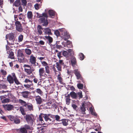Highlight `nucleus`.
<instances>
[{"instance_id":"20","label":"nucleus","mask_w":133,"mask_h":133,"mask_svg":"<svg viewBox=\"0 0 133 133\" xmlns=\"http://www.w3.org/2000/svg\"><path fill=\"white\" fill-rule=\"evenodd\" d=\"M7 53L9 54L8 57L9 58L11 59H14V53L12 51V50L8 51Z\"/></svg>"},{"instance_id":"7","label":"nucleus","mask_w":133,"mask_h":133,"mask_svg":"<svg viewBox=\"0 0 133 133\" xmlns=\"http://www.w3.org/2000/svg\"><path fill=\"white\" fill-rule=\"evenodd\" d=\"M15 25L16 28L17 30L19 32H21L23 30V29L20 22L18 21H17L15 22Z\"/></svg>"},{"instance_id":"38","label":"nucleus","mask_w":133,"mask_h":133,"mask_svg":"<svg viewBox=\"0 0 133 133\" xmlns=\"http://www.w3.org/2000/svg\"><path fill=\"white\" fill-rule=\"evenodd\" d=\"M79 58L80 60H82L84 58V56L83 53H80L79 55Z\"/></svg>"},{"instance_id":"63","label":"nucleus","mask_w":133,"mask_h":133,"mask_svg":"<svg viewBox=\"0 0 133 133\" xmlns=\"http://www.w3.org/2000/svg\"><path fill=\"white\" fill-rule=\"evenodd\" d=\"M18 16L17 15H14V18H15V21H18V18H17Z\"/></svg>"},{"instance_id":"6","label":"nucleus","mask_w":133,"mask_h":133,"mask_svg":"<svg viewBox=\"0 0 133 133\" xmlns=\"http://www.w3.org/2000/svg\"><path fill=\"white\" fill-rule=\"evenodd\" d=\"M56 67L57 69V70L59 71H62V66H64V68H65L64 63L63 61L62 60H60L59 62H57L56 63Z\"/></svg>"},{"instance_id":"8","label":"nucleus","mask_w":133,"mask_h":133,"mask_svg":"<svg viewBox=\"0 0 133 133\" xmlns=\"http://www.w3.org/2000/svg\"><path fill=\"white\" fill-rule=\"evenodd\" d=\"M38 72L40 78L43 77H48V75L45 73L44 68H40Z\"/></svg>"},{"instance_id":"51","label":"nucleus","mask_w":133,"mask_h":133,"mask_svg":"<svg viewBox=\"0 0 133 133\" xmlns=\"http://www.w3.org/2000/svg\"><path fill=\"white\" fill-rule=\"evenodd\" d=\"M55 34L57 36H59L60 35V33L59 31L56 30L54 32Z\"/></svg>"},{"instance_id":"19","label":"nucleus","mask_w":133,"mask_h":133,"mask_svg":"<svg viewBox=\"0 0 133 133\" xmlns=\"http://www.w3.org/2000/svg\"><path fill=\"white\" fill-rule=\"evenodd\" d=\"M44 34H48L49 35H52V34L51 32V30L49 28H46L44 29Z\"/></svg>"},{"instance_id":"61","label":"nucleus","mask_w":133,"mask_h":133,"mask_svg":"<svg viewBox=\"0 0 133 133\" xmlns=\"http://www.w3.org/2000/svg\"><path fill=\"white\" fill-rule=\"evenodd\" d=\"M39 43L41 45H43L44 44V42L43 41H40L39 42Z\"/></svg>"},{"instance_id":"57","label":"nucleus","mask_w":133,"mask_h":133,"mask_svg":"<svg viewBox=\"0 0 133 133\" xmlns=\"http://www.w3.org/2000/svg\"><path fill=\"white\" fill-rule=\"evenodd\" d=\"M61 52H59L57 54V56L59 59H60L62 57V56H61Z\"/></svg>"},{"instance_id":"60","label":"nucleus","mask_w":133,"mask_h":133,"mask_svg":"<svg viewBox=\"0 0 133 133\" xmlns=\"http://www.w3.org/2000/svg\"><path fill=\"white\" fill-rule=\"evenodd\" d=\"M6 47L7 52L8 51H10V50H11V49H10V48L8 45H6Z\"/></svg>"},{"instance_id":"33","label":"nucleus","mask_w":133,"mask_h":133,"mask_svg":"<svg viewBox=\"0 0 133 133\" xmlns=\"http://www.w3.org/2000/svg\"><path fill=\"white\" fill-rule=\"evenodd\" d=\"M61 123L64 126H66L68 124V120L66 119H61Z\"/></svg>"},{"instance_id":"45","label":"nucleus","mask_w":133,"mask_h":133,"mask_svg":"<svg viewBox=\"0 0 133 133\" xmlns=\"http://www.w3.org/2000/svg\"><path fill=\"white\" fill-rule=\"evenodd\" d=\"M72 107L75 110H77L78 107L76 104H72Z\"/></svg>"},{"instance_id":"10","label":"nucleus","mask_w":133,"mask_h":133,"mask_svg":"<svg viewBox=\"0 0 133 133\" xmlns=\"http://www.w3.org/2000/svg\"><path fill=\"white\" fill-rule=\"evenodd\" d=\"M36 58L34 56L33 54H32L30 56L29 62L31 64L33 65H35L36 63Z\"/></svg>"},{"instance_id":"59","label":"nucleus","mask_w":133,"mask_h":133,"mask_svg":"<svg viewBox=\"0 0 133 133\" xmlns=\"http://www.w3.org/2000/svg\"><path fill=\"white\" fill-rule=\"evenodd\" d=\"M23 11V9L22 7L21 6H19L18 8V12H22Z\"/></svg>"},{"instance_id":"62","label":"nucleus","mask_w":133,"mask_h":133,"mask_svg":"<svg viewBox=\"0 0 133 133\" xmlns=\"http://www.w3.org/2000/svg\"><path fill=\"white\" fill-rule=\"evenodd\" d=\"M70 89L72 91H75V88L73 86H72L70 87Z\"/></svg>"},{"instance_id":"46","label":"nucleus","mask_w":133,"mask_h":133,"mask_svg":"<svg viewBox=\"0 0 133 133\" xmlns=\"http://www.w3.org/2000/svg\"><path fill=\"white\" fill-rule=\"evenodd\" d=\"M24 82L26 83H29V84H32V81H31L29 79H25Z\"/></svg>"},{"instance_id":"11","label":"nucleus","mask_w":133,"mask_h":133,"mask_svg":"<svg viewBox=\"0 0 133 133\" xmlns=\"http://www.w3.org/2000/svg\"><path fill=\"white\" fill-rule=\"evenodd\" d=\"M15 33L13 32H11L8 35H7L6 37H8L9 40L12 41V42H14L15 40Z\"/></svg>"},{"instance_id":"5","label":"nucleus","mask_w":133,"mask_h":133,"mask_svg":"<svg viewBox=\"0 0 133 133\" xmlns=\"http://www.w3.org/2000/svg\"><path fill=\"white\" fill-rule=\"evenodd\" d=\"M9 118L11 121H13L14 123L16 124H19L21 120L19 117L14 116L12 115H9L8 116Z\"/></svg>"},{"instance_id":"3","label":"nucleus","mask_w":133,"mask_h":133,"mask_svg":"<svg viewBox=\"0 0 133 133\" xmlns=\"http://www.w3.org/2000/svg\"><path fill=\"white\" fill-rule=\"evenodd\" d=\"M24 127H22L17 129V131L19 133H28L27 130H31L33 129L29 125L25 124Z\"/></svg>"},{"instance_id":"4","label":"nucleus","mask_w":133,"mask_h":133,"mask_svg":"<svg viewBox=\"0 0 133 133\" xmlns=\"http://www.w3.org/2000/svg\"><path fill=\"white\" fill-rule=\"evenodd\" d=\"M17 57L18 61L20 63L23 62L24 61V56L23 51L19 49L17 51Z\"/></svg>"},{"instance_id":"64","label":"nucleus","mask_w":133,"mask_h":133,"mask_svg":"<svg viewBox=\"0 0 133 133\" xmlns=\"http://www.w3.org/2000/svg\"><path fill=\"white\" fill-rule=\"evenodd\" d=\"M91 114L93 115H94L95 116H96L97 115V114L95 112H94V111L91 112Z\"/></svg>"},{"instance_id":"15","label":"nucleus","mask_w":133,"mask_h":133,"mask_svg":"<svg viewBox=\"0 0 133 133\" xmlns=\"http://www.w3.org/2000/svg\"><path fill=\"white\" fill-rule=\"evenodd\" d=\"M7 81L9 82L10 84H13L14 83V77L10 75H8L7 77Z\"/></svg>"},{"instance_id":"29","label":"nucleus","mask_w":133,"mask_h":133,"mask_svg":"<svg viewBox=\"0 0 133 133\" xmlns=\"http://www.w3.org/2000/svg\"><path fill=\"white\" fill-rule=\"evenodd\" d=\"M65 97H66V104L69 105L70 103V101L71 100L70 98V94H68L67 96H65Z\"/></svg>"},{"instance_id":"26","label":"nucleus","mask_w":133,"mask_h":133,"mask_svg":"<svg viewBox=\"0 0 133 133\" xmlns=\"http://www.w3.org/2000/svg\"><path fill=\"white\" fill-rule=\"evenodd\" d=\"M44 114H41L39 116V121L41 122V123L42 124H45V123L44 122V121L43 119V115Z\"/></svg>"},{"instance_id":"14","label":"nucleus","mask_w":133,"mask_h":133,"mask_svg":"<svg viewBox=\"0 0 133 133\" xmlns=\"http://www.w3.org/2000/svg\"><path fill=\"white\" fill-rule=\"evenodd\" d=\"M26 105H27L25 106L26 108L25 109L26 111H31L33 110V107L32 104H28L27 103Z\"/></svg>"},{"instance_id":"41","label":"nucleus","mask_w":133,"mask_h":133,"mask_svg":"<svg viewBox=\"0 0 133 133\" xmlns=\"http://www.w3.org/2000/svg\"><path fill=\"white\" fill-rule=\"evenodd\" d=\"M45 71L48 74H50V71L49 70V66L45 67Z\"/></svg>"},{"instance_id":"58","label":"nucleus","mask_w":133,"mask_h":133,"mask_svg":"<svg viewBox=\"0 0 133 133\" xmlns=\"http://www.w3.org/2000/svg\"><path fill=\"white\" fill-rule=\"evenodd\" d=\"M68 54L69 55H71L72 54L71 52L72 50L71 49H69L68 50Z\"/></svg>"},{"instance_id":"12","label":"nucleus","mask_w":133,"mask_h":133,"mask_svg":"<svg viewBox=\"0 0 133 133\" xmlns=\"http://www.w3.org/2000/svg\"><path fill=\"white\" fill-rule=\"evenodd\" d=\"M32 117V115H26L25 116V120L28 123L33 122V119Z\"/></svg>"},{"instance_id":"17","label":"nucleus","mask_w":133,"mask_h":133,"mask_svg":"<svg viewBox=\"0 0 133 133\" xmlns=\"http://www.w3.org/2000/svg\"><path fill=\"white\" fill-rule=\"evenodd\" d=\"M29 92L26 91H24L20 93L21 95L24 98H28L29 94Z\"/></svg>"},{"instance_id":"24","label":"nucleus","mask_w":133,"mask_h":133,"mask_svg":"<svg viewBox=\"0 0 133 133\" xmlns=\"http://www.w3.org/2000/svg\"><path fill=\"white\" fill-rule=\"evenodd\" d=\"M61 72H59V74L57 76V79L58 80L59 82L61 84H63V78L61 77Z\"/></svg>"},{"instance_id":"28","label":"nucleus","mask_w":133,"mask_h":133,"mask_svg":"<svg viewBox=\"0 0 133 133\" xmlns=\"http://www.w3.org/2000/svg\"><path fill=\"white\" fill-rule=\"evenodd\" d=\"M12 76L14 77V81L15 82V83L17 85L19 84L20 83L16 77L15 74L13 73L12 74Z\"/></svg>"},{"instance_id":"18","label":"nucleus","mask_w":133,"mask_h":133,"mask_svg":"<svg viewBox=\"0 0 133 133\" xmlns=\"http://www.w3.org/2000/svg\"><path fill=\"white\" fill-rule=\"evenodd\" d=\"M37 104H40L42 102V99L41 97L39 96H36L35 98Z\"/></svg>"},{"instance_id":"56","label":"nucleus","mask_w":133,"mask_h":133,"mask_svg":"<svg viewBox=\"0 0 133 133\" xmlns=\"http://www.w3.org/2000/svg\"><path fill=\"white\" fill-rule=\"evenodd\" d=\"M21 16H22V17L23 16V15L22 13H21V14H20L18 15V17L19 18V19L20 20L22 19V18L21 17Z\"/></svg>"},{"instance_id":"25","label":"nucleus","mask_w":133,"mask_h":133,"mask_svg":"<svg viewBox=\"0 0 133 133\" xmlns=\"http://www.w3.org/2000/svg\"><path fill=\"white\" fill-rule=\"evenodd\" d=\"M37 29L38 34L39 35H41L42 33V30H43V28H42L41 26L40 25H38Z\"/></svg>"},{"instance_id":"27","label":"nucleus","mask_w":133,"mask_h":133,"mask_svg":"<svg viewBox=\"0 0 133 133\" xmlns=\"http://www.w3.org/2000/svg\"><path fill=\"white\" fill-rule=\"evenodd\" d=\"M69 94L72 98L76 99L77 98V94L74 92H71Z\"/></svg>"},{"instance_id":"53","label":"nucleus","mask_w":133,"mask_h":133,"mask_svg":"<svg viewBox=\"0 0 133 133\" xmlns=\"http://www.w3.org/2000/svg\"><path fill=\"white\" fill-rule=\"evenodd\" d=\"M6 85L4 84H0V89L1 88L3 89H6Z\"/></svg>"},{"instance_id":"52","label":"nucleus","mask_w":133,"mask_h":133,"mask_svg":"<svg viewBox=\"0 0 133 133\" xmlns=\"http://www.w3.org/2000/svg\"><path fill=\"white\" fill-rule=\"evenodd\" d=\"M42 64L43 65V66H48V63L45 61H43L41 62Z\"/></svg>"},{"instance_id":"42","label":"nucleus","mask_w":133,"mask_h":133,"mask_svg":"<svg viewBox=\"0 0 133 133\" xmlns=\"http://www.w3.org/2000/svg\"><path fill=\"white\" fill-rule=\"evenodd\" d=\"M23 36L22 35H19L18 37V41L19 42H21L23 40Z\"/></svg>"},{"instance_id":"55","label":"nucleus","mask_w":133,"mask_h":133,"mask_svg":"<svg viewBox=\"0 0 133 133\" xmlns=\"http://www.w3.org/2000/svg\"><path fill=\"white\" fill-rule=\"evenodd\" d=\"M70 37V35H69L67 34V37H64L63 38L64 39L65 41H66L67 39H69Z\"/></svg>"},{"instance_id":"37","label":"nucleus","mask_w":133,"mask_h":133,"mask_svg":"<svg viewBox=\"0 0 133 133\" xmlns=\"http://www.w3.org/2000/svg\"><path fill=\"white\" fill-rule=\"evenodd\" d=\"M71 64L72 66L75 65L76 61V59L75 57H73L71 61Z\"/></svg>"},{"instance_id":"21","label":"nucleus","mask_w":133,"mask_h":133,"mask_svg":"<svg viewBox=\"0 0 133 133\" xmlns=\"http://www.w3.org/2000/svg\"><path fill=\"white\" fill-rule=\"evenodd\" d=\"M33 14L32 12L31 11H28L27 13V17L30 21H31L33 18Z\"/></svg>"},{"instance_id":"48","label":"nucleus","mask_w":133,"mask_h":133,"mask_svg":"<svg viewBox=\"0 0 133 133\" xmlns=\"http://www.w3.org/2000/svg\"><path fill=\"white\" fill-rule=\"evenodd\" d=\"M63 54L65 56L68 57L69 56L68 53L66 51H64L63 52Z\"/></svg>"},{"instance_id":"32","label":"nucleus","mask_w":133,"mask_h":133,"mask_svg":"<svg viewBox=\"0 0 133 133\" xmlns=\"http://www.w3.org/2000/svg\"><path fill=\"white\" fill-rule=\"evenodd\" d=\"M45 37L46 39L48 40L49 43H51L52 42L53 38L51 36H45Z\"/></svg>"},{"instance_id":"35","label":"nucleus","mask_w":133,"mask_h":133,"mask_svg":"<svg viewBox=\"0 0 133 133\" xmlns=\"http://www.w3.org/2000/svg\"><path fill=\"white\" fill-rule=\"evenodd\" d=\"M20 110L21 111V114L23 115H26L25 112L24 108L22 107H20L19 108Z\"/></svg>"},{"instance_id":"50","label":"nucleus","mask_w":133,"mask_h":133,"mask_svg":"<svg viewBox=\"0 0 133 133\" xmlns=\"http://www.w3.org/2000/svg\"><path fill=\"white\" fill-rule=\"evenodd\" d=\"M77 96L78 95V97H79V98H82L83 95H82V92H78L77 94ZM78 97L77 96V97Z\"/></svg>"},{"instance_id":"43","label":"nucleus","mask_w":133,"mask_h":133,"mask_svg":"<svg viewBox=\"0 0 133 133\" xmlns=\"http://www.w3.org/2000/svg\"><path fill=\"white\" fill-rule=\"evenodd\" d=\"M77 87L79 89H82L83 88V85L82 84L79 83L77 84Z\"/></svg>"},{"instance_id":"47","label":"nucleus","mask_w":133,"mask_h":133,"mask_svg":"<svg viewBox=\"0 0 133 133\" xmlns=\"http://www.w3.org/2000/svg\"><path fill=\"white\" fill-rule=\"evenodd\" d=\"M21 1L23 5L24 6H26L27 2L26 0H21Z\"/></svg>"},{"instance_id":"22","label":"nucleus","mask_w":133,"mask_h":133,"mask_svg":"<svg viewBox=\"0 0 133 133\" xmlns=\"http://www.w3.org/2000/svg\"><path fill=\"white\" fill-rule=\"evenodd\" d=\"M24 70L27 73V74L29 75L32 74V72L34 71V69H31V68H30L29 69L25 68Z\"/></svg>"},{"instance_id":"30","label":"nucleus","mask_w":133,"mask_h":133,"mask_svg":"<svg viewBox=\"0 0 133 133\" xmlns=\"http://www.w3.org/2000/svg\"><path fill=\"white\" fill-rule=\"evenodd\" d=\"M18 102L19 103H20L21 105H22L23 107H25V106L27 105V103L26 102L24 101L23 100L19 99L18 100Z\"/></svg>"},{"instance_id":"13","label":"nucleus","mask_w":133,"mask_h":133,"mask_svg":"<svg viewBox=\"0 0 133 133\" xmlns=\"http://www.w3.org/2000/svg\"><path fill=\"white\" fill-rule=\"evenodd\" d=\"M6 95L2 96H0V98L1 100L2 103H8L9 102V99L6 98Z\"/></svg>"},{"instance_id":"9","label":"nucleus","mask_w":133,"mask_h":133,"mask_svg":"<svg viewBox=\"0 0 133 133\" xmlns=\"http://www.w3.org/2000/svg\"><path fill=\"white\" fill-rule=\"evenodd\" d=\"M74 72L76 76L77 79H79L83 82V78L80 74V72L77 69L75 70H74Z\"/></svg>"},{"instance_id":"49","label":"nucleus","mask_w":133,"mask_h":133,"mask_svg":"<svg viewBox=\"0 0 133 133\" xmlns=\"http://www.w3.org/2000/svg\"><path fill=\"white\" fill-rule=\"evenodd\" d=\"M34 7L36 9L38 10L40 8L39 5L38 4H36L34 5Z\"/></svg>"},{"instance_id":"1","label":"nucleus","mask_w":133,"mask_h":133,"mask_svg":"<svg viewBox=\"0 0 133 133\" xmlns=\"http://www.w3.org/2000/svg\"><path fill=\"white\" fill-rule=\"evenodd\" d=\"M48 16L46 13H43L42 15L39 16V18L42 17L39 19V20L41 23H43V26H46L48 24V22L47 18Z\"/></svg>"},{"instance_id":"40","label":"nucleus","mask_w":133,"mask_h":133,"mask_svg":"<svg viewBox=\"0 0 133 133\" xmlns=\"http://www.w3.org/2000/svg\"><path fill=\"white\" fill-rule=\"evenodd\" d=\"M54 118H55L56 120L57 121H61V119L59 116L58 115H54Z\"/></svg>"},{"instance_id":"54","label":"nucleus","mask_w":133,"mask_h":133,"mask_svg":"<svg viewBox=\"0 0 133 133\" xmlns=\"http://www.w3.org/2000/svg\"><path fill=\"white\" fill-rule=\"evenodd\" d=\"M31 86V84H24V87L26 88H29Z\"/></svg>"},{"instance_id":"23","label":"nucleus","mask_w":133,"mask_h":133,"mask_svg":"<svg viewBox=\"0 0 133 133\" xmlns=\"http://www.w3.org/2000/svg\"><path fill=\"white\" fill-rule=\"evenodd\" d=\"M86 109L85 107V105L84 103H83L81 106L80 107V111L82 114H84L85 113Z\"/></svg>"},{"instance_id":"2","label":"nucleus","mask_w":133,"mask_h":133,"mask_svg":"<svg viewBox=\"0 0 133 133\" xmlns=\"http://www.w3.org/2000/svg\"><path fill=\"white\" fill-rule=\"evenodd\" d=\"M45 120L49 124L52 123L54 121V116L50 114H45L43 115Z\"/></svg>"},{"instance_id":"39","label":"nucleus","mask_w":133,"mask_h":133,"mask_svg":"<svg viewBox=\"0 0 133 133\" xmlns=\"http://www.w3.org/2000/svg\"><path fill=\"white\" fill-rule=\"evenodd\" d=\"M1 74L3 76V77H5V76L7 74V72L6 71L3 69H1Z\"/></svg>"},{"instance_id":"36","label":"nucleus","mask_w":133,"mask_h":133,"mask_svg":"<svg viewBox=\"0 0 133 133\" xmlns=\"http://www.w3.org/2000/svg\"><path fill=\"white\" fill-rule=\"evenodd\" d=\"M26 54L28 55H30L32 53L31 51L29 49H26L25 50Z\"/></svg>"},{"instance_id":"34","label":"nucleus","mask_w":133,"mask_h":133,"mask_svg":"<svg viewBox=\"0 0 133 133\" xmlns=\"http://www.w3.org/2000/svg\"><path fill=\"white\" fill-rule=\"evenodd\" d=\"M21 4L20 0H16L14 4V5L15 6H18Z\"/></svg>"},{"instance_id":"44","label":"nucleus","mask_w":133,"mask_h":133,"mask_svg":"<svg viewBox=\"0 0 133 133\" xmlns=\"http://www.w3.org/2000/svg\"><path fill=\"white\" fill-rule=\"evenodd\" d=\"M36 92L40 95H42L43 92L40 89H37L36 90Z\"/></svg>"},{"instance_id":"31","label":"nucleus","mask_w":133,"mask_h":133,"mask_svg":"<svg viewBox=\"0 0 133 133\" xmlns=\"http://www.w3.org/2000/svg\"><path fill=\"white\" fill-rule=\"evenodd\" d=\"M48 13L49 16L51 17L52 16H54L55 15V12L53 10H49Z\"/></svg>"},{"instance_id":"16","label":"nucleus","mask_w":133,"mask_h":133,"mask_svg":"<svg viewBox=\"0 0 133 133\" xmlns=\"http://www.w3.org/2000/svg\"><path fill=\"white\" fill-rule=\"evenodd\" d=\"M3 107L5 110L10 111L12 110L14 107L12 105L8 104L4 105Z\"/></svg>"}]
</instances>
